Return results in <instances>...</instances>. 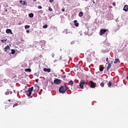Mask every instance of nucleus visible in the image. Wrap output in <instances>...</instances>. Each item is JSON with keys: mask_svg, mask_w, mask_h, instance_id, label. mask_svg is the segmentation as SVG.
Segmentation results:
<instances>
[{"mask_svg": "<svg viewBox=\"0 0 128 128\" xmlns=\"http://www.w3.org/2000/svg\"><path fill=\"white\" fill-rule=\"evenodd\" d=\"M4 50V52H8V50H10V46H6Z\"/></svg>", "mask_w": 128, "mask_h": 128, "instance_id": "11", "label": "nucleus"}, {"mask_svg": "<svg viewBox=\"0 0 128 128\" xmlns=\"http://www.w3.org/2000/svg\"><path fill=\"white\" fill-rule=\"evenodd\" d=\"M112 4H113V6H116V2H113L112 3Z\"/></svg>", "mask_w": 128, "mask_h": 128, "instance_id": "29", "label": "nucleus"}, {"mask_svg": "<svg viewBox=\"0 0 128 128\" xmlns=\"http://www.w3.org/2000/svg\"><path fill=\"white\" fill-rule=\"evenodd\" d=\"M48 28V24H45L43 26V28Z\"/></svg>", "mask_w": 128, "mask_h": 128, "instance_id": "26", "label": "nucleus"}, {"mask_svg": "<svg viewBox=\"0 0 128 128\" xmlns=\"http://www.w3.org/2000/svg\"><path fill=\"white\" fill-rule=\"evenodd\" d=\"M119 60L118 59H116L115 62H114V64H118V62Z\"/></svg>", "mask_w": 128, "mask_h": 128, "instance_id": "24", "label": "nucleus"}, {"mask_svg": "<svg viewBox=\"0 0 128 128\" xmlns=\"http://www.w3.org/2000/svg\"><path fill=\"white\" fill-rule=\"evenodd\" d=\"M84 80H82L80 82V86L82 90H84Z\"/></svg>", "mask_w": 128, "mask_h": 128, "instance_id": "5", "label": "nucleus"}, {"mask_svg": "<svg viewBox=\"0 0 128 128\" xmlns=\"http://www.w3.org/2000/svg\"><path fill=\"white\" fill-rule=\"evenodd\" d=\"M123 10H124V12H128V6L125 5Z\"/></svg>", "mask_w": 128, "mask_h": 128, "instance_id": "12", "label": "nucleus"}, {"mask_svg": "<svg viewBox=\"0 0 128 128\" xmlns=\"http://www.w3.org/2000/svg\"><path fill=\"white\" fill-rule=\"evenodd\" d=\"M48 10H50V12H52V8H50V7H49Z\"/></svg>", "mask_w": 128, "mask_h": 128, "instance_id": "27", "label": "nucleus"}, {"mask_svg": "<svg viewBox=\"0 0 128 128\" xmlns=\"http://www.w3.org/2000/svg\"><path fill=\"white\" fill-rule=\"evenodd\" d=\"M89 86L90 88H94L96 86V84H94V82L92 80L90 82Z\"/></svg>", "mask_w": 128, "mask_h": 128, "instance_id": "3", "label": "nucleus"}, {"mask_svg": "<svg viewBox=\"0 0 128 128\" xmlns=\"http://www.w3.org/2000/svg\"><path fill=\"white\" fill-rule=\"evenodd\" d=\"M106 62H108V58H106Z\"/></svg>", "mask_w": 128, "mask_h": 128, "instance_id": "34", "label": "nucleus"}, {"mask_svg": "<svg viewBox=\"0 0 128 128\" xmlns=\"http://www.w3.org/2000/svg\"><path fill=\"white\" fill-rule=\"evenodd\" d=\"M36 82H38V79H36Z\"/></svg>", "mask_w": 128, "mask_h": 128, "instance_id": "30", "label": "nucleus"}, {"mask_svg": "<svg viewBox=\"0 0 128 128\" xmlns=\"http://www.w3.org/2000/svg\"><path fill=\"white\" fill-rule=\"evenodd\" d=\"M44 72H50V68H44Z\"/></svg>", "mask_w": 128, "mask_h": 128, "instance_id": "13", "label": "nucleus"}, {"mask_svg": "<svg viewBox=\"0 0 128 128\" xmlns=\"http://www.w3.org/2000/svg\"><path fill=\"white\" fill-rule=\"evenodd\" d=\"M5 94H6V96H8V92H6Z\"/></svg>", "mask_w": 128, "mask_h": 128, "instance_id": "31", "label": "nucleus"}, {"mask_svg": "<svg viewBox=\"0 0 128 128\" xmlns=\"http://www.w3.org/2000/svg\"><path fill=\"white\" fill-rule=\"evenodd\" d=\"M25 72H32V69H30V68H26V69H25Z\"/></svg>", "mask_w": 128, "mask_h": 128, "instance_id": "17", "label": "nucleus"}, {"mask_svg": "<svg viewBox=\"0 0 128 128\" xmlns=\"http://www.w3.org/2000/svg\"><path fill=\"white\" fill-rule=\"evenodd\" d=\"M30 28V26H28V25H26L24 26V28L26 30H28V28Z\"/></svg>", "mask_w": 128, "mask_h": 128, "instance_id": "19", "label": "nucleus"}, {"mask_svg": "<svg viewBox=\"0 0 128 128\" xmlns=\"http://www.w3.org/2000/svg\"><path fill=\"white\" fill-rule=\"evenodd\" d=\"M62 60V57L61 56H58L57 58V60H54V62H58V60Z\"/></svg>", "mask_w": 128, "mask_h": 128, "instance_id": "9", "label": "nucleus"}, {"mask_svg": "<svg viewBox=\"0 0 128 128\" xmlns=\"http://www.w3.org/2000/svg\"><path fill=\"white\" fill-rule=\"evenodd\" d=\"M20 2L22 4V6H26L28 4V2L26 1H23L22 0H20Z\"/></svg>", "mask_w": 128, "mask_h": 128, "instance_id": "8", "label": "nucleus"}, {"mask_svg": "<svg viewBox=\"0 0 128 128\" xmlns=\"http://www.w3.org/2000/svg\"><path fill=\"white\" fill-rule=\"evenodd\" d=\"M11 51L12 54H16V50H12Z\"/></svg>", "mask_w": 128, "mask_h": 128, "instance_id": "20", "label": "nucleus"}, {"mask_svg": "<svg viewBox=\"0 0 128 128\" xmlns=\"http://www.w3.org/2000/svg\"><path fill=\"white\" fill-rule=\"evenodd\" d=\"M8 102H10V100H8Z\"/></svg>", "mask_w": 128, "mask_h": 128, "instance_id": "38", "label": "nucleus"}, {"mask_svg": "<svg viewBox=\"0 0 128 128\" xmlns=\"http://www.w3.org/2000/svg\"><path fill=\"white\" fill-rule=\"evenodd\" d=\"M68 86H66V85H64V86H60V88H59V92H60V94H64V93L66 92V90H68Z\"/></svg>", "mask_w": 128, "mask_h": 128, "instance_id": "1", "label": "nucleus"}, {"mask_svg": "<svg viewBox=\"0 0 128 128\" xmlns=\"http://www.w3.org/2000/svg\"><path fill=\"white\" fill-rule=\"evenodd\" d=\"M108 86L110 88V86H112V82H110L108 84Z\"/></svg>", "mask_w": 128, "mask_h": 128, "instance_id": "22", "label": "nucleus"}, {"mask_svg": "<svg viewBox=\"0 0 128 128\" xmlns=\"http://www.w3.org/2000/svg\"><path fill=\"white\" fill-rule=\"evenodd\" d=\"M62 12H64V8L62 9Z\"/></svg>", "mask_w": 128, "mask_h": 128, "instance_id": "35", "label": "nucleus"}, {"mask_svg": "<svg viewBox=\"0 0 128 128\" xmlns=\"http://www.w3.org/2000/svg\"><path fill=\"white\" fill-rule=\"evenodd\" d=\"M74 24L75 26H78L79 24H78V20H74Z\"/></svg>", "mask_w": 128, "mask_h": 128, "instance_id": "14", "label": "nucleus"}, {"mask_svg": "<svg viewBox=\"0 0 128 128\" xmlns=\"http://www.w3.org/2000/svg\"><path fill=\"white\" fill-rule=\"evenodd\" d=\"M100 86H102V88H104V82L100 83Z\"/></svg>", "mask_w": 128, "mask_h": 128, "instance_id": "23", "label": "nucleus"}, {"mask_svg": "<svg viewBox=\"0 0 128 128\" xmlns=\"http://www.w3.org/2000/svg\"><path fill=\"white\" fill-rule=\"evenodd\" d=\"M127 80H128V76H127Z\"/></svg>", "mask_w": 128, "mask_h": 128, "instance_id": "37", "label": "nucleus"}, {"mask_svg": "<svg viewBox=\"0 0 128 128\" xmlns=\"http://www.w3.org/2000/svg\"><path fill=\"white\" fill-rule=\"evenodd\" d=\"M34 91V87L28 88V90L26 91V94L28 96L30 97L32 96V92Z\"/></svg>", "mask_w": 128, "mask_h": 128, "instance_id": "2", "label": "nucleus"}, {"mask_svg": "<svg viewBox=\"0 0 128 128\" xmlns=\"http://www.w3.org/2000/svg\"><path fill=\"white\" fill-rule=\"evenodd\" d=\"M26 32H27L28 34V32H30V30H26Z\"/></svg>", "mask_w": 128, "mask_h": 128, "instance_id": "33", "label": "nucleus"}, {"mask_svg": "<svg viewBox=\"0 0 128 128\" xmlns=\"http://www.w3.org/2000/svg\"><path fill=\"white\" fill-rule=\"evenodd\" d=\"M6 34H12V30L10 29H6Z\"/></svg>", "mask_w": 128, "mask_h": 128, "instance_id": "10", "label": "nucleus"}, {"mask_svg": "<svg viewBox=\"0 0 128 128\" xmlns=\"http://www.w3.org/2000/svg\"><path fill=\"white\" fill-rule=\"evenodd\" d=\"M2 42L4 44V42H8V38H6L4 40H1Z\"/></svg>", "mask_w": 128, "mask_h": 128, "instance_id": "16", "label": "nucleus"}, {"mask_svg": "<svg viewBox=\"0 0 128 128\" xmlns=\"http://www.w3.org/2000/svg\"><path fill=\"white\" fill-rule=\"evenodd\" d=\"M106 32H108V30L106 29H100V36H102V34H106Z\"/></svg>", "mask_w": 128, "mask_h": 128, "instance_id": "4", "label": "nucleus"}, {"mask_svg": "<svg viewBox=\"0 0 128 128\" xmlns=\"http://www.w3.org/2000/svg\"><path fill=\"white\" fill-rule=\"evenodd\" d=\"M34 2H36V0H34Z\"/></svg>", "mask_w": 128, "mask_h": 128, "instance_id": "36", "label": "nucleus"}, {"mask_svg": "<svg viewBox=\"0 0 128 128\" xmlns=\"http://www.w3.org/2000/svg\"><path fill=\"white\" fill-rule=\"evenodd\" d=\"M50 2H53L54 0H50Z\"/></svg>", "mask_w": 128, "mask_h": 128, "instance_id": "32", "label": "nucleus"}, {"mask_svg": "<svg viewBox=\"0 0 128 128\" xmlns=\"http://www.w3.org/2000/svg\"><path fill=\"white\" fill-rule=\"evenodd\" d=\"M79 16H80V18H82V16H84V12H80L78 14Z\"/></svg>", "mask_w": 128, "mask_h": 128, "instance_id": "18", "label": "nucleus"}, {"mask_svg": "<svg viewBox=\"0 0 128 128\" xmlns=\"http://www.w3.org/2000/svg\"><path fill=\"white\" fill-rule=\"evenodd\" d=\"M54 82L55 84H60L62 82V80H60L56 79L54 80Z\"/></svg>", "mask_w": 128, "mask_h": 128, "instance_id": "7", "label": "nucleus"}, {"mask_svg": "<svg viewBox=\"0 0 128 128\" xmlns=\"http://www.w3.org/2000/svg\"><path fill=\"white\" fill-rule=\"evenodd\" d=\"M100 72H102V70H104V68L100 67Z\"/></svg>", "mask_w": 128, "mask_h": 128, "instance_id": "25", "label": "nucleus"}, {"mask_svg": "<svg viewBox=\"0 0 128 128\" xmlns=\"http://www.w3.org/2000/svg\"><path fill=\"white\" fill-rule=\"evenodd\" d=\"M112 61H111V63L108 62V63H106V65L108 64V68H107V70H108L112 66Z\"/></svg>", "mask_w": 128, "mask_h": 128, "instance_id": "6", "label": "nucleus"}, {"mask_svg": "<svg viewBox=\"0 0 128 128\" xmlns=\"http://www.w3.org/2000/svg\"><path fill=\"white\" fill-rule=\"evenodd\" d=\"M30 18H34V14L30 13L29 14Z\"/></svg>", "mask_w": 128, "mask_h": 128, "instance_id": "21", "label": "nucleus"}, {"mask_svg": "<svg viewBox=\"0 0 128 128\" xmlns=\"http://www.w3.org/2000/svg\"><path fill=\"white\" fill-rule=\"evenodd\" d=\"M38 8H39L40 10L42 8V6H38Z\"/></svg>", "mask_w": 128, "mask_h": 128, "instance_id": "28", "label": "nucleus"}, {"mask_svg": "<svg viewBox=\"0 0 128 128\" xmlns=\"http://www.w3.org/2000/svg\"><path fill=\"white\" fill-rule=\"evenodd\" d=\"M68 84H69V86H72V84H74V81L73 80H70L68 82Z\"/></svg>", "mask_w": 128, "mask_h": 128, "instance_id": "15", "label": "nucleus"}]
</instances>
